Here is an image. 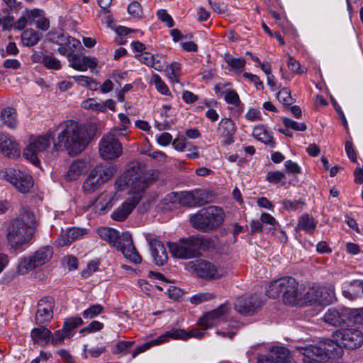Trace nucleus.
Here are the masks:
<instances>
[{
  "label": "nucleus",
  "instance_id": "1",
  "mask_svg": "<svg viewBox=\"0 0 363 363\" xmlns=\"http://www.w3.org/2000/svg\"><path fill=\"white\" fill-rule=\"evenodd\" d=\"M149 182L145 166L136 161L130 162L125 172L115 182L117 191L129 189V197L112 212L111 218L121 222L125 220L140 201Z\"/></svg>",
  "mask_w": 363,
  "mask_h": 363
},
{
  "label": "nucleus",
  "instance_id": "2",
  "mask_svg": "<svg viewBox=\"0 0 363 363\" xmlns=\"http://www.w3.org/2000/svg\"><path fill=\"white\" fill-rule=\"evenodd\" d=\"M57 140L53 142L56 150H65L69 155L82 152L90 141L86 127L73 120L62 122L58 125Z\"/></svg>",
  "mask_w": 363,
  "mask_h": 363
},
{
  "label": "nucleus",
  "instance_id": "3",
  "mask_svg": "<svg viewBox=\"0 0 363 363\" xmlns=\"http://www.w3.org/2000/svg\"><path fill=\"white\" fill-rule=\"evenodd\" d=\"M37 221L34 213L22 207L19 216L12 220L7 228V240L11 249L23 250V247L32 239Z\"/></svg>",
  "mask_w": 363,
  "mask_h": 363
},
{
  "label": "nucleus",
  "instance_id": "4",
  "mask_svg": "<svg viewBox=\"0 0 363 363\" xmlns=\"http://www.w3.org/2000/svg\"><path fill=\"white\" fill-rule=\"evenodd\" d=\"M296 357L301 359L303 363L326 361L328 359L340 358L343 354V349L334 340H326L315 345H308L305 347L296 346Z\"/></svg>",
  "mask_w": 363,
  "mask_h": 363
},
{
  "label": "nucleus",
  "instance_id": "5",
  "mask_svg": "<svg viewBox=\"0 0 363 363\" xmlns=\"http://www.w3.org/2000/svg\"><path fill=\"white\" fill-rule=\"evenodd\" d=\"M97 233L102 240L121 251L130 262L135 264L141 262L142 258L137 252L132 236L128 232H123L120 235L119 232L113 228L101 227L98 229Z\"/></svg>",
  "mask_w": 363,
  "mask_h": 363
},
{
  "label": "nucleus",
  "instance_id": "6",
  "mask_svg": "<svg viewBox=\"0 0 363 363\" xmlns=\"http://www.w3.org/2000/svg\"><path fill=\"white\" fill-rule=\"evenodd\" d=\"M225 214L218 206L203 208L190 218L192 226L203 232H210L219 228L223 223Z\"/></svg>",
  "mask_w": 363,
  "mask_h": 363
},
{
  "label": "nucleus",
  "instance_id": "7",
  "mask_svg": "<svg viewBox=\"0 0 363 363\" xmlns=\"http://www.w3.org/2000/svg\"><path fill=\"white\" fill-rule=\"evenodd\" d=\"M202 245L201 238L189 236L186 238H180L177 242H170L169 248L173 257L189 259L201 255L200 250Z\"/></svg>",
  "mask_w": 363,
  "mask_h": 363
},
{
  "label": "nucleus",
  "instance_id": "8",
  "mask_svg": "<svg viewBox=\"0 0 363 363\" xmlns=\"http://www.w3.org/2000/svg\"><path fill=\"white\" fill-rule=\"evenodd\" d=\"M283 293V302L286 305H295V278L285 277L272 281L266 289L269 298H277Z\"/></svg>",
  "mask_w": 363,
  "mask_h": 363
},
{
  "label": "nucleus",
  "instance_id": "9",
  "mask_svg": "<svg viewBox=\"0 0 363 363\" xmlns=\"http://www.w3.org/2000/svg\"><path fill=\"white\" fill-rule=\"evenodd\" d=\"M52 134H47L38 137H31L30 142L23 151V157L35 166L40 164V157L50 147Z\"/></svg>",
  "mask_w": 363,
  "mask_h": 363
},
{
  "label": "nucleus",
  "instance_id": "10",
  "mask_svg": "<svg viewBox=\"0 0 363 363\" xmlns=\"http://www.w3.org/2000/svg\"><path fill=\"white\" fill-rule=\"evenodd\" d=\"M99 154L104 160H116L123 155V145L113 132L103 135L98 145Z\"/></svg>",
  "mask_w": 363,
  "mask_h": 363
},
{
  "label": "nucleus",
  "instance_id": "11",
  "mask_svg": "<svg viewBox=\"0 0 363 363\" xmlns=\"http://www.w3.org/2000/svg\"><path fill=\"white\" fill-rule=\"evenodd\" d=\"M6 181L13 184L21 193H26L33 186L31 176L24 172L14 168H7L3 172Z\"/></svg>",
  "mask_w": 363,
  "mask_h": 363
},
{
  "label": "nucleus",
  "instance_id": "12",
  "mask_svg": "<svg viewBox=\"0 0 363 363\" xmlns=\"http://www.w3.org/2000/svg\"><path fill=\"white\" fill-rule=\"evenodd\" d=\"M6 181L13 184L21 193H26L33 186L31 176L24 172L14 168H7L3 172Z\"/></svg>",
  "mask_w": 363,
  "mask_h": 363
},
{
  "label": "nucleus",
  "instance_id": "13",
  "mask_svg": "<svg viewBox=\"0 0 363 363\" xmlns=\"http://www.w3.org/2000/svg\"><path fill=\"white\" fill-rule=\"evenodd\" d=\"M335 342L350 350L356 349L363 343V333L357 328H347L338 331L333 336Z\"/></svg>",
  "mask_w": 363,
  "mask_h": 363
},
{
  "label": "nucleus",
  "instance_id": "14",
  "mask_svg": "<svg viewBox=\"0 0 363 363\" xmlns=\"http://www.w3.org/2000/svg\"><path fill=\"white\" fill-rule=\"evenodd\" d=\"M186 268L196 276L205 279H218L222 274L215 265L204 260L189 262Z\"/></svg>",
  "mask_w": 363,
  "mask_h": 363
},
{
  "label": "nucleus",
  "instance_id": "15",
  "mask_svg": "<svg viewBox=\"0 0 363 363\" xmlns=\"http://www.w3.org/2000/svg\"><path fill=\"white\" fill-rule=\"evenodd\" d=\"M230 310V303L225 302L218 308L206 313L199 320V325L204 329L212 328L223 321Z\"/></svg>",
  "mask_w": 363,
  "mask_h": 363
},
{
  "label": "nucleus",
  "instance_id": "16",
  "mask_svg": "<svg viewBox=\"0 0 363 363\" xmlns=\"http://www.w3.org/2000/svg\"><path fill=\"white\" fill-rule=\"evenodd\" d=\"M289 350L283 346H273L269 354L259 355L257 363H290Z\"/></svg>",
  "mask_w": 363,
  "mask_h": 363
},
{
  "label": "nucleus",
  "instance_id": "17",
  "mask_svg": "<svg viewBox=\"0 0 363 363\" xmlns=\"http://www.w3.org/2000/svg\"><path fill=\"white\" fill-rule=\"evenodd\" d=\"M54 306V300L51 297H45L38 301L35 316L36 324L41 325L52 320Z\"/></svg>",
  "mask_w": 363,
  "mask_h": 363
},
{
  "label": "nucleus",
  "instance_id": "18",
  "mask_svg": "<svg viewBox=\"0 0 363 363\" xmlns=\"http://www.w3.org/2000/svg\"><path fill=\"white\" fill-rule=\"evenodd\" d=\"M145 238L151 250L155 263L158 266L164 265L168 259V255L164 245L150 234H147Z\"/></svg>",
  "mask_w": 363,
  "mask_h": 363
},
{
  "label": "nucleus",
  "instance_id": "19",
  "mask_svg": "<svg viewBox=\"0 0 363 363\" xmlns=\"http://www.w3.org/2000/svg\"><path fill=\"white\" fill-rule=\"evenodd\" d=\"M261 302L257 296H241L234 303V308L242 315H252L260 306Z\"/></svg>",
  "mask_w": 363,
  "mask_h": 363
},
{
  "label": "nucleus",
  "instance_id": "20",
  "mask_svg": "<svg viewBox=\"0 0 363 363\" xmlns=\"http://www.w3.org/2000/svg\"><path fill=\"white\" fill-rule=\"evenodd\" d=\"M67 60L71 67L79 72H85L88 69H94L98 63L95 57L89 56L81 57L76 53L68 54Z\"/></svg>",
  "mask_w": 363,
  "mask_h": 363
},
{
  "label": "nucleus",
  "instance_id": "21",
  "mask_svg": "<svg viewBox=\"0 0 363 363\" xmlns=\"http://www.w3.org/2000/svg\"><path fill=\"white\" fill-rule=\"evenodd\" d=\"M0 152L9 158L20 156L21 150L18 143L10 135L0 132Z\"/></svg>",
  "mask_w": 363,
  "mask_h": 363
},
{
  "label": "nucleus",
  "instance_id": "22",
  "mask_svg": "<svg viewBox=\"0 0 363 363\" xmlns=\"http://www.w3.org/2000/svg\"><path fill=\"white\" fill-rule=\"evenodd\" d=\"M236 132L235 123L230 118H223L218 127V133L223 138L222 143L229 145L234 143V135Z\"/></svg>",
  "mask_w": 363,
  "mask_h": 363
},
{
  "label": "nucleus",
  "instance_id": "23",
  "mask_svg": "<svg viewBox=\"0 0 363 363\" xmlns=\"http://www.w3.org/2000/svg\"><path fill=\"white\" fill-rule=\"evenodd\" d=\"M57 44L59 45L58 52L62 55H67L74 53L76 50L82 47L79 40L66 35H61L58 37Z\"/></svg>",
  "mask_w": 363,
  "mask_h": 363
},
{
  "label": "nucleus",
  "instance_id": "24",
  "mask_svg": "<svg viewBox=\"0 0 363 363\" xmlns=\"http://www.w3.org/2000/svg\"><path fill=\"white\" fill-rule=\"evenodd\" d=\"M87 233L84 228H70L62 230L56 242L58 246H67L76 240L82 238Z\"/></svg>",
  "mask_w": 363,
  "mask_h": 363
},
{
  "label": "nucleus",
  "instance_id": "25",
  "mask_svg": "<svg viewBox=\"0 0 363 363\" xmlns=\"http://www.w3.org/2000/svg\"><path fill=\"white\" fill-rule=\"evenodd\" d=\"M205 195V192L201 190L196 191H184L182 192L179 197V202L182 206H201L207 202L203 196Z\"/></svg>",
  "mask_w": 363,
  "mask_h": 363
},
{
  "label": "nucleus",
  "instance_id": "26",
  "mask_svg": "<svg viewBox=\"0 0 363 363\" xmlns=\"http://www.w3.org/2000/svg\"><path fill=\"white\" fill-rule=\"evenodd\" d=\"M91 172L103 185L109 181L116 174V167L114 165H97Z\"/></svg>",
  "mask_w": 363,
  "mask_h": 363
},
{
  "label": "nucleus",
  "instance_id": "27",
  "mask_svg": "<svg viewBox=\"0 0 363 363\" xmlns=\"http://www.w3.org/2000/svg\"><path fill=\"white\" fill-rule=\"evenodd\" d=\"M317 295L315 293V287L313 286L308 288L307 290L305 289L298 294L296 293V306H306L308 305L316 304Z\"/></svg>",
  "mask_w": 363,
  "mask_h": 363
},
{
  "label": "nucleus",
  "instance_id": "28",
  "mask_svg": "<svg viewBox=\"0 0 363 363\" xmlns=\"http://www.w3.org/2000/svg\"><path fill=\"white\" fill-rule=\"evenodd\" d=\"M51 335V331L43 326L35 328L30 332L33 342L41 346L48 345L50 341Z\"/></svg>",
  "mask_w": 363,
  "mask_h": 363
},
{
  "label": "nucleus",
  "instance_id": "29",
  "mask_svg": "<svg viewBox=\"0 0 363 363\" xmlns=\"http://www.w3.org/2000/svg\"><path fill=\"white\" fill-rule=\"evenodd\" d=\"M318 304L328 305L335 299V289L332 285L327 286L315 287Z\"/></svg>",
  "mask_w": 363,
  "mask_h": 363
},
{
  "label": "nucleus",
  "instance_id": "30",
  "mask_svg": "<svg viewBox=\"0 0 363 363\" xmlns=\"http://www.w3.org/2000/svg\"><path fill=\"white\" fill-rule=\"evenodd\" d=\"M112 201L113 198L110 195L103 193L94 200L91 206L96 213L104 214L112 207Z\"/></svg>",
  "mask_w": 363,
  "mask_h": 363
},
{
  "label": "nucleus",
  "instance_id": "31",
  "mask_svg": "<svg viewBox=\"0 0 363 363\" xmlns=\"http://www.w3.org/2000/svg\"><path fill=\"white\" fill-rule=\"evenodd\" d=\"M52 247L45 246L40 248L30 257L37 268L48 262L52 258Z\"/></svg>",
  "mask_w": 363,
  "mask_h": 363
},
{
  "label": "nucleus",
  "instance_id": "32",
  "mask_svg": "<svg viewBox=\"0 0 363 363\" xmlns=\"http://www.w3.org/2000/svg\"><path fill=\"white\" fill-rule=\"evenodd\" d=\"M0 119L9 128H16L18 124L17 114L14 108L6 107L1 111Z\"/></svg>",
  "mask_w": 363,
  "mask_h": 363
},
{
  "label": "nucleus",
  "instance_id": "33",
  "mask_svg": "<svg viewBox=\"0 0 363 363\" xmlns=\"http://www.w3.org/2000/svg\"><path fill=\"white\" fill-rule=\"evenodd\" d=\"M85 169V163L82 160L73 162L65 175V179L68 182L75 181L79 178Z\"/></svg>",
  "mask_w": 363,
  "mask_h": 363
},
{
  "label": "nucleus",
  "instance_id": "34",
  "mask_svg": "<svg viewBox=\"0 0 363 363\" xmlns=\"http://www.w3.org/2000/svg\"><path fill=\"white\" fill-rule=\"evenodd\" d=\"M323 320L331 325L340 326L345 323L346 316L337 309L332 308H329L325 313Z\"/></svg>",
  "mask_w": 363,
  "mask_h": 363
},
{
  "label": "nucleus",
  "instance_id": "35",
  "mask_svg": "<svg viewBox=\"0 0 363 363\" xmlns=\"http://www.w3.org/2000/svg\"><path fill=\"white\" fill-rule=\"evenodd\" d=\"M252 135L257 140L269 145L272 147L275 146V142L271 134L267 130L264 125H257L253 128Z\"/></svg>",
  "mask_w": 363,
  "mask_h": 363
},
{
  "label": "nucleus",
  "instance_id": "36",
  "mask_svg": "<svg viewBox=\"0 0 363 363\" xmlns=\"http://www.w3.org/2000/svg\"><path fill=\"white\" fill-rule=\"evenodd\" d=\"M43 35L32 28H28L21 33V41L24 46L32 47L38 43Z\"/></svg>",
  "mask_w": 363,
  "mask_h": 363
},
{
  "label": "nucleus",
  "instance_id": "37",
  "mask_svg": "<svg viewBox=\"0 0 363 363\" xmlns=\"http://www.w3.org/2000/svg\"><path fill=\"white\" fill-rule=\"evenodd\" d=\"M317 221L309 214H304L298 219V228L306 233L312 235L315 231Z\"/></svg>",
  "mask_w": 363,
  "mask_h": 363
},
{
  "label": "nucleus",
  "instance_id": "38",
  "mask_svg": "<svg viewBox=\"0 0 363 363\" xmlns=\"http://www.w3.org/2000/svg\"><path fill=\"white\" fill-rule=\"evenodd\" d=\"M362 281L354 280L351 281L347 288L342 291L345 297L350 300H354L360 296Z\"/></svg>",
  "mask_w": 363,
  "mask_h": 363
},
{
  "label": "nucleus",
  "instance_id": "39",
  "mask_svg": "<svg viewBox=\"0 0 363 363\" xmlns=\"http://www.w3.org/2000/svg\"><path fill=\"white\" fill-rule=\"evenodd\" d=\"M277 98L287 109L291 113H295V106H291L294 99L291 96V91L287 88H283L279 91Z\"/></svg>",
  "mask_w": 363,
  "mask_h": 363
},
{
  "label": "nucleus",
  "instance_id": "40",
  "mask_svg": "<svg viewBox=\"0 0 363 363\" xmlns=\"http://www.w3.org/2000/svg\"><path fill=\"white\" fill-rule=\"evenodd\" d=\"M164 71L170 82H179V77L181 74V65L179 62H174L169 65L167 64Z\"/></svg>",
  "mask_w": 363,
  "mask_h": 363
},
{
  "label": "nucleus",
  "instance_id": "41",
  "mask_svg": "<svg viewBox=\"0 0 363 363\" xmlns=\"http://www.w3.org/2000/svg\"><path fill=\"white\" fill-rule=\"evenodd\" d=\"M150 84L154 85L157 91L161 94L164 96H169L171 94L167 85L159 74L152 72Z\"/></svg>",
  "mask_w": 363,
  "mask_h": 363
},
{
  "label": "nucleus",
  "instance_id": "42",
  "mask_svg": "<svg viewBox=\"0 0 363 363\" xmlns=\"http://www.w3.org/2000/svg\"><path fill=\"white\" fill-rule=\"evenodd\" d=\"M72 78L79 85L87 87L92 91H96L99 88V84L91 77L84 75H76L73 76Z\"/></svg>",
  "mask_w": 363,
  "mask_h": 363
},
{
  "label": "nucleus",
  "instance_id": "43",
  "mask_svg": "<svg viewBox=\"0 0 363 363\" xmlns=\"http://www.w3.org/2000/svg\"><path fill=\"white\" fill-rule=\"evenodd\" d=\"M102 186L101 182L90 172L83 184V190L86 194H91Z\"/></svg>",
  "mask_w": 363,
  "mask_h": 363
},
{
  "label": "nucleus",
  "instance_id": "44",
  "mask_svg": "<svg viewBox=\"0 0 363 363\" xmlns=\"http://www.w3.org/2000/svg\"><path fill=\"white\" fill-rule=\"evenodd\" d=\"M35 268L36 267L31 257H23L19 259L17 267V272L18 274L24 275Z\"/></svg>",
  "mask_w": 363,
  "mask_h": 363
},
{
  "label": "nucleus",
  "instance_id": "45",
  "mask_svg": "<svg viewBox=\"0 0 363 363\" xmlns=\"http://www.w3.org/2000/svg\"><path fill=\"white\" fill-rule=\"evenodd\" d=\"M72 335L73 333L67 332L62 328V330H59L51 335L50 342L55 346L59 345L63 343L65 338H70Z\"/></svg>",
  "mask_w": 363,
  "mask_h": 363
},
{
  "label": "nucleus",
  "instance_id": "46",
  "mask_svg": "<svg viewBox=\"0 0 363 363\" xmlns=\"http://www.w3.org/2000/svg\"><path fill=\"white\" fill-rule=\"evenodd\" d=\"M225 62L231 69L237 72H240L246 64V60L243 57L235 58L230 55L225 57Z\"/></svg>",
  "mask_w": 363,
  "mask_h": 363
},
{
  "label": "nucleus",
  "instance_id": "47",
  "mask_svg": "<svg viewBox=\"0 0 363 363\" xmlns=\"http://www.w3.org/2000/svg\"><path fill=\"white\" fill-rule=\"evenodd\" d=\"M104 312V307L101 304H93L82 313V316L85 319H92Z\"/></svg>",
  "mask_w": 363,
  "mask_h": 363
},
{
  "label": "nucleus",
  "instance_id": "48",
  "mask_svg": "<svg viewBox=\"0 0 363 363\" xmlns=\"http://www.w3.org/2000/svg\"><path fill=\"white\" fill-rule=\"evenodd\" d=\"M266 180L274 184L279 182L285 184L286 183V174L280 171H271L267 174Z\"/></svg>",
  "mask_w": 363,
  "mask_h": 363
},
{
  "label": "nucleus",
  "instance_id": "49",
  "mask_svg": "<svg viewBox=\"0 0 363 363\" xmlns=\"http://www.w3.org/2000/svg\"><path fill=\"white\" fill-rule=\"evenodd\" d=\"M216 294L210 292L199 293L192 296L190 298L191 303L198 305L201 303L209 301L216 298Z\"/></svg>",
  "mask_w": 363,
  "mask_h": 363
},
{
  "label": "nucleus",
  "instance_id": "50",
  "mask_svg": "<svg viewBox=\"0 0 363 363\" xmlns=\"http://www.w3.org/2000/svg\"><path fill=\"white\" fill-rule=\"evenodd\" d=\"M169 339L186 340L189 339L188 332L184 329L172 328L167 331Z\"/></svg>",
  "mask_w": 363,
  "mask_h": 363
},
{
  "label": "nucleus",
  "instance_id": "51",
  "mask_svg": "<svg viewBox=\"0 0 363 363\" xmlns=\"http://www.w3.org/2000/svg\"><path fill=\"white\" fill-rule=\"evenodd\" d=\"M82 323L83 320L80 317H72L65 320L63 328L67 332L72 333V330L81 325Z\"/></svg>",
  "mask_w": 363,
  "mask_h": 363
},
{
  "label": "nucleus",
  "instance_id": "52",
  "mask_svg": "<svg viewBox=\"0 0 363 363\" xmlns=\"http://www.w3.org/2000/svg\"><path fill=\"white\" fill-rule=\"evenodd\" d=\"M151 67L158 72H162L164 70L167 62L162 55L160 54L153 55Z\"/></svg>",
  "mask_w": 363,
  "mask_h": 363
},
{
  "label": "nucleus",
  "instance_id": "53",
  "mask_svg": "<svg viewBox=\"0 0 363 363\" xmlns=\"http://www.w3.org/2000/svg\"><path fill=\"white\" fill-rule=\"evenodd\" d=\"M44 66L49 69L59 70L61 69L60 61L52 55H47L44 62Z\"/></svg>",
  "mask_w": 363,
  "mask_h": 363
},
{
  "label": "nucleus",
  "instance_id": "54",
  "mask_svg": "<svg viewBox=\"0 0 363 363\" xmlns=\"http://www.w3.org/2000/svg\"><path fill=\"white\" fill-rule=\"evenodd\" d=\"M82 107L86 110H92L99 112L103 111V106L101 105V103L97 102V101L94 98H90L83 101L82 102Z\"/></svg>",
  "mask_w": 363,
  "mask_h": 363
},
{
  "label": "nucleus",
  "instance_id": "55",
  "mask_svg": "<svg viewBox=\"0 0 363 363\" xmlns=\"http://www.w3.org/2000/svg\"><path fill=\"white\" fill-rule=\"evenodd\" d=\"M128 11L133 18L139 19L143 16V10L140 3L136 1L132 2L128 6Z\"/></svg>",
  "mask_w": 363,
  "mask_h": 363
},
{
  "label": "nucleus",
  "instance_id": "56",
  "mask_svg": "<svg viewBox=\"0 0 363 363\" xmlns=\"http://www.w3.org/2000/svg\"><path fill=\"white\" fill-rule=\"evenodd\" d=\"M43 13V10L34 9L32 10H26L23 12L22 16L26 20L28 25H31L35 18L40 16Z\"/></svg>",
  "mask_w": 363,
  "mask_h": 363
},
{
  "label": "nucleus",
  "instance_id": "57",
  "mask_svg": "<svg viewBox=\"0 0 363 363\" xmlns=\"http://www.w3.org/2000/svg\"><path fill=\"white\" fill-rule=\"evenodd\" d=\"M225 101L231 105L239 106L241 104L238 94L232 89L224 96Z\"/></svg>",
  "mask_w": 363,
  "mask_h": 363
},
{
  "label": "nucleus",
  "instance_id": "58",
  "mask_svg": "<svg viewBox=\"0 0 363 363\" xmlns=\"http://www.w3.org/2000/svg\"><path fill=\"white\" fill-rule=\"evenodd\" d=\"M172 145L177 151L184 152L188 147L189 143L185 138L178 137L172 142Z\"/></svg>",
  "mask_w": 363,
  "mask_h": 363
},
{
  "label": "nucleus",
  "instance_id": "59",
  "mask_svg": "<svg viewBox=\"0 0 363 363\" xmlns=\"http://www.w3.org/2000/svg\"><path fill=\"white\" fill-rule=\"evenodd\" d=\"M260 220L262 224L269 225L268 230L271 231L274 230L276 227L277 222L275 218L267 213H262L260 216Z\"/></svg>",
  "mask_w": 363,
  "mask_h": 363
},
{
  "label": "nucleus",
  "instance_id": "60",
  "mask_svg": "<svg viewBox=\"0 0 363 363\" xmlns=\"http://www.w3.org/2000/svg\"><path fill=\"white\" fill-rule=\"evenodd\" d=\"M157 17L162 22L165 23L169 28L174 26L172 18L167 13L164 9H160L157 12Z\"/></svg>",
  "mask_w": 363,
  "mask_h": 363
},
{
  "label": "nucleus",
  "instance_id": "61",
  "mask_svg": "<svg viewBox=\"0 0 363 363\" xmlns=\"http://www.w3.org/2000/svg\"><path fill=\"white\" fill-rule=\"evenodd\" d=\"M231 84L230 83H219L214 87L215 93L218 96H225L226 93L231 89Z\"/></svg>",
  "mask_w": 363,
  "mask_h": 363
},
{
  "label": "nucleus",
  "instance_id": "62",
  "mask_svg": "<svg viewBox=\"0 0 363 363\" xmlns=\"http://www.w3.org/2000/svg\"><path fill=\"white\" fill-rule=\"evenodd\" d=\"M134 342L132 341H121L118 342L113 351L114 354H120L125 352L131 347Z\"/></svg>",
  "mask_w": 363,
  "mask_h": 363
},
{
  "label": "nucleus",
  "instance_id": "63",
  "mask_svg": "<svg viewBox=\"0 0 363 363\" xmlns=\"http://www.w3.org/2000/svg\"><path fill=\"white\" fill-rule=\"evenodd\" d=\"M38 18L35 21L36 28L44 31L48 30L50 28V21L44 16V12L43 11L41 16Z\"/></svg>",
  "mask_w": 363,
  "mask_h": 363
},
{
  "label": "nucleus",
  "instance_id": "64",
  "mask_svg": "<svg viewBox=\"0 0 363 363\" xmlns=\"http://www.w3.org/2000/svg\"><path fill=\"white\" fill-rule=\"evenodd\" d=\"M104 328V324L99 321L94 320L91 322L87 327L82 329L80 333L88 332V333H94L96 331L101 330Z\"/></svg>",
  "mask_w": 363,
  "mask_h": 363
}]
</instances>
